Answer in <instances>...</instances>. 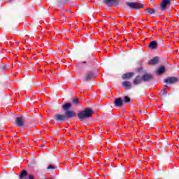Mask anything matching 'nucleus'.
Returning a JSON list of instances; mask_svg holds the SVG:
<instances>
[{"label":"nucleus","instance_id":"nucleus-15","mask_svg":"<svg viewBox=\"0 0 179 179\" xmlns=\"http://www.w3.org/2000/svg\"><path fill=\"white\" fill-rule=\"evenodd\" d=\"M158 45L157 42L156 41H153L150 42L148 48H150V50H156Z\"/></svg>","mask_w":179,"mask_h":179},{"label":"nucleus","instance_id":"nucleus-20","mask_svg":"<svg viewBox=\"0 0 179 179\" xmlns=\"http://www.w3.org/2000/svg\"><path fill=\"white\" fill-rule=\"evenodd\" d=\"M159 96H162V97H164V96H167V91L166 90V89L160 91Z\"/></svg>","mask_w":179,"mask_h":179},{"label":"nucleus","instance_id":"nucleus-33","mask_svg":"<svg viewBox=\"0 0 179 179\" xmlns=\"http://www.w3.org/2000/svg\"><path fill=\"white\" fill-rule=\"evenodd\" d=\"M88 65L90 66V63H88Z\"/></svg>","mask_w":179,"mask_h":179},{"label":"nucleus","instance_id":"nucleus-5","mask_svg":"<svg viewBox=\"0 0 179 179\" xmlns=\"http://www.w3.org/2000/svg\"><path fill=\"white\" fill-rule=\"evenodd\" d=\"M15 124L17 127H20V128H23V127H24V119L23 117H17L15 118Z\"/></svg>","mask_w":179,"mask_h":179},{"label":"nucleus","instance_id":"nucleus-21","mask_svg":"<svg viewBox=\"0 0 179 179\" xmlns=\"http://www.w3.org/2000/svg\"><path fill=\"white\" fill-rule=\"evenodd\" d=\"M72 104L73 106H78L79 104V99H78V98L73 99Z\"/></svg>","mask_w":179,"mask_h":179},{"label":"nucleus","instance_id":"nucleus-36","mask_svg":"<svg viewBox=\"0 0 179 179\" xmlns=\"http://www.w3.org/2000/svg\"><path fill=\"white\" fill-rule=\"evenodd\" d=\"M141 111H142V110H139V113H141Z\"/></svg>","mask_w":179,"mask_h":179},{"label":"nucleus","instance_id":"nucleus-18","mask_svg":"<svg viewBox=\"0 0 179 179\" xmlns=\"http://www.w3.org/2000/svg\"><path fill=\"white\" fill-rule=\"evenodd\" d=\"M28 174L27 171L24 170L21 171L20 173V179H29V178H27Z\"/></svg>","mask_w":179,"mask_h":179},{"label":"nucleus","instance_id":"nucleus-11","mask_svg":"<svg viewBox=\"0 0 179 179\" xmlns=\"http://www.w3.org/2000/svg\"><path fill=\"white\" fill-rule=\"evenodd\" d=\"M114 104L116 107H122L124 101L121 98H116L114 101Z\"/></svg>","mask_w":179,"mask_h":179},{"label":"nucleus","instance_id":"nucleus-34","mask_svg":"<svg viewBox=\"0 0 179 179\" xmlns=\"http://www.w3.org/2000/svg\"><path fill=\"white\" fill-rule=\"evenodd\" d=\"M108 143H110V140L108 141Z\"/></svg>","mask_w":179,"mask_h":179},{"label":"nucleus","instance_id":"nucleus-13","mask_svg":"<svg viewBox=\"0 0 179 179\" xmlns=\"http://www.w3.org/2000/svg\"><path fill=\"white\" fill-rule=\"evenodd\" d=\"M134 73L133 72H129V73H126L123 75H122V79H123V80H127L128 79H131V78H132V76H134Z\"/></svg>","mask_w":179,"mask_h":179},{"label":"nucleus","instance_id":"nucleus-14","mask_svg":"<svg viewBox=\"0 0 179 179\" xmlns=\"http://www.w3.org/2000/svg\"><path fill=\"white\" fill-rule=\"evenodd\" d=\"M166 72V67L164 66H162L158 68L157 71H156L157 76H160V75H163Z\"/></svg>","mask_w":179,"mask_h":179},{"label":"nucleus","instance_id":"nucleus-31","mask_svg":"<svg viewBox=\"0 0 179 179\" xmlns=\"http://www.w3.org/2000/svg\"><path fill=\"white\" fill-rule=\"evenodd\" d=\"M168 87V85H164V87Z\"/></svg>","mask_w":179,"mask_h":179},{"label":"nucleus","instance_id":"nucleus-29","mask_svg":"<svg viewBox=\"0 0 179 179\" xmlns=\"http://www.w3.org/2000/svg\"><path fill=\"white\" fill-rule=\"evenodd\" d=\"M83 64H87V62H86V61L83 62Z\"/></svg>","mask_w":179,"mask_h":179},{"label":"nucleus","instance_id":"nucleus-23","mask_svg":"<svg viewBox=\"0 0 179 179\" xmlns=\"http://www.w3.org/2000/svg\"><path fill=\"white\" fill-rule=\"evenodd\" d=\"M124 103H129L131 101V98L130 97H128V96H125L124 97Z\"/></svg>","mask_w":179,"mask_h":179},{"label":"nucleus","instance_id":"nucleus-12","mask_svg":"<svg viewBox=\"0 0 179 179\" xmlns=\"http://www.w3.org/2000/svg\"><path fill=\"white\" fill-rule=\"evenodd\" d=\"M160 62L159 57H155L149 61L150 65H157Z\"/></svg>","mask_w":179,"mask_h":179},{"label":"nucleus","instance_id":"nucleus-30","mask_svg":"<svg viewBox=\"0 0 179 179\" xmlns=\"http://www.w3.org/2000/svg\"><path fill=\"white\" fill-rule=\"evenodd\" d=\"M73 157H75V156H76V154H73Z\"/></svg>","mask_w":179,"mask_h":179},{"label":"nucleus","instance_id":"nucleus-2","mask_svg":"<svg viewBox=\"0 0 179 179\" xmlns=\"http://www.w3.org/2000/svg\"><path fill=\"white\" fill-rule=\"evenodd\" d=\"M94 114V112L92 108H86L84 110L80 111L77 115L80 121H85L87 118H90Z\"/></svg>","mask_w":179,"mask_h":179},{"label":"nucleus","instance_id":"nucleus-3","mask_svg":"<svg viewBox=\"0 0 179 179\" xmlns=\"http://www.w3.org/2000/svg\"><path fill=\"white\" fill-rule=\"evenodd\" d=\"M103 3L109 8H111L113 6H118L120 5V0H103Z\"/></svg>","mask_w":179,"mask_h":179},{"label":"nucleus","instance_id":"nucleus-16","mask_svg":"<svg viewBox=\"0 0 179 179\" xmlns=\"http://www.w3.org/2000/svg\"><path fill=\"white\" fill-rule=\"evenodd\" d=\"M71 107H72V103H66L62 106V108L64 111H65V113H66V111H71V110H71Z\"/></svg>","mask_w":179,"mask_h":179},{"label":"nucleus","instance_id":"nucleus-6","mask_svg":"<svg viewBox=\"0 0 179 179\" xmlns=\"http://www.w3.org/2000/svg\"><path fill=\"white\" fill-rule=\"evenodd\" d=\"M177 82H178V78L177 77H168L164 80V83H169V85L177 83Z\"/></svg>","mask_w":179,"mask_h":179},{"label":"nucleus","instance_id":"nucleus-25","mask_svg":"<svg viewBox=\"0 0 179 179\" xmlns=\"http://www.w3.org/2000/svg\"><path fill=\"white\" fill-rule=\"evenodd\" d=\"M47 169L48 170H54L55 169V166H54L53 165H49Z\"/></svg>","mask_w":179,"mask_h":179},{"label":"nucleus","instance_id":"nucleus-35","mask_svg":"<svg viewBox=\"0 0 179 179\" xmlns=\"http://www.w3.org/2000/svg\"><path fill=\"white\" fill-rule=\"evenodd\" d=\"M17 44H19V41H18V42H17Z\"/></svg>","mask_w":179,"mask_h":179},{"label":"nucleus","instance_id":"nucleus-27","mask_svg":"<svg viewBox=\"0 0 179 179\" xmlns=\"http://www.w3.org/2000/svg\"><path fill=\"white\" fill-rule=\"evenodd\" d=\"M60 2H62V3H66L68 0H60Z\"/></svg>","mask_w":179,"mask_h":179},{"label":"nucleus","instance_id":"nucleus-19","mask_svg":"<svg viewBox=\"0 0 179 179\" xmlns=\"http://www.w3.org/2000/svg\"><path fill=\"white\" fill-rule=\"evenodd\" d=\"M145 12H148L149 15H153V13H156V10L155 8H147Z\"/></svg>","mask_w":179,"mask_h":179},{"label":"nucleus","instance_id":"nucleus-22","mask_svg":"<svg viewBox=\"0 0 179 179\" xmlns=\"http://www.w3.org/2000/svg\"><path fill=\"white\" fill-rule=\"evenodd\" d=\"M1 67L3 71H8L9 69V65L8 64H3Z\"/></svg>","mask_w":179,"mask_h":179},{"label":"nucleus","instance_id":"nucleus-32","mask_svg":"<svg viewBox=\"0 0 179 179\" xmlns=\"http://www.w3.org/2000/svg\"><path fill=\"white\" fill-rule=\"evenodd\" d=\"M11 1H13V0H8V2H10Z\"/></svg>","mask_w":179,"mask_h":179},{"label":"nucleus","instance_id":"nucleus-1","mask_svg":"<svg viewBox=\"0 0 179 179\" xmlns=\"http://www.w3.org/2000/svg\"><path fill=\"white\" fill-rule=\"evenodd\" d=\"M76 117V113L73 110L66 111L64 114L57 113L54 116V119L57 121V122H65L67 120H71Z\"/></svg>","mask_w":179,"mask_h":179},{"label":"nucleus","instance_id":"nucleus-24","mask_svg":"<svg viewBox=\"0 0 179 179\" xmlns=\"http://www.w3.org/2000/svg\"><path fill=\"white\" fill-rule=\"evenodd\" d=\"M50 13V12L48 11V10H43L42 11V16H45V15H48Z\"/></svg>","mask_w":179,"mask_h":179},{"label":"nucleus","instance_id":"nucleus-28","mask_svg":"<svg viewBox=\"0 0 179 179\" xmlns=\"http://www.w3.org/2000/svg\"><path fill=\"white\" fill-rule=\"evenodd\" d=\"M29 179H34V176L33 175H29Z\"/></svg>","mask_w":179,"mask_h":179},{"label":"nucleus","instance_id":"nucleus-9","mask_svg":"<svg viewBox=\"0 0 179 179\" xmlns=\"http://www.w3.org/2000/svg\"><path fill=\"white\" fill-rule=\"evenodd\" d=\"M143 80L141 76H137L133 80V85H134L135 86H136L137 85H141Z\"/></svg>","mask_w":179,"mask_h":179},{"label":"nucleus","instance_id":"nucleus-10","mask_svg":"<svg viewBox=\"0 0 179 179\" xmlns=\"http://www.w3.org/2000/svg\"><path fill=\"white\" fill-rule=\"evenodd\" d=\"M122 85L126 90H131L132 88V85H131V82L128 80L123 81Z\"/></svg>","mask_w":179,"mask_h":179},{"label":"nucleus","instance_id":"nucleus-17","mask_svg":"<svg viewBox=\"0 0 179 179\" xmlns=\"http://www.w3.org/2000/svg\"><path fill=\"white\" fill-rule=\"evenodd\" d=\"M126 5H127V6L129 8H130V9H136L138 10V6L136 5V3H134V2H127Z\"/></svg>","mask_w":179,"mask_h":179},{"label":"nucleus","instance_id":"nucleus-4","mask_svg":"<svg viewBox=\"0 0 179 179\" xmlns=\"http://www.w3.org/2000/svg\"><path fill=\"white\" fill-rule=\"evenodd\" d=\"M171 0H162L160 3L161 10H166L167 7L170 6Z\"/></svg>","mask_w":179,"mask_h":179},{"label":"nucleus","instance_id":"nucleus-7","mask_svg":"<svg viewBox=\"0 0 179 179\" xmlns=\"http://www.w3.org/2000/svg\"><path fill=\"white\" fill-rule=\"evenodd\" d=\"M141 78L143 82H150L153 79V76L150 73H145Z\"/></svg>","mask_w":179,"mask_h":179},{"label":"nucleus","instance_id":"nucleus-8","mask_svg":"<svg viewBox=\"0 0 179 179\" xmlns=\"http://www.w3.org/2000/svg\"><path fill=\"white\" fill-rule=\"evenodd\" d=\"M94 73H88L84 77V82H89V80H92V79H94Z\"/></svg>","mask_w":179,"mask_h":179},{"label":"nucleus","instance_id":"nucleus-26","mask_svg":"<svg viewBox=\"0 0 179 179\" xmlns=\"http://www.w3.org/2000/svg\"><path fill=\"white\" fill-rule=\"evenodd\" d=\"M141 8H143V4L139 3L138 6H137V9H141Z\"/></svg>","mask_w":179,"mask_h":179}]
</instances>
